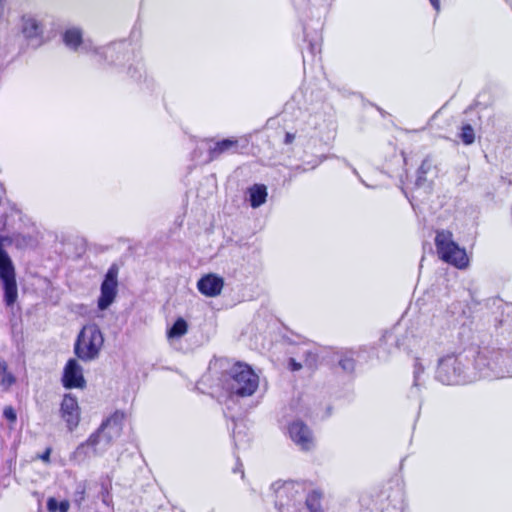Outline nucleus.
Instances as JSON below:
<instances>
[{"label": "nucleus", "mask_w": 512, "mask_h": 512, "mask_svg": "<svg viewBox=\"0 0 512 512\" xmlns=\"http://www.w3.org/2000/svg\"><path fill=\"white\" fill-rule=\"evenodd\" d=\"M21 211L7 199H0V231L14 227L16 220H21ZM4 239L0 235V285L4 292V302L11 307L18 298L15 268L11 258L3 249Z\"/></svg>", "instance_id": "f257e3e1"}, {"label": "nucleus", "mask_w": 512, "mask_h": 512, "mask_svg": "<svg viewBox=\"0 0 512 512\" xmlns=\"http://www.w3.org/2000/svg\"><path fill=\"white\" fill-rule=\"evenodd\" d=\"M65 45L79 53L91 54L93 59L99 64H124V60H129L130 55L127 51V43H113L104 47L95 46L90 39H83L82 30L79 27H70L63 33Z\"/></svg>", "instance_id": "f03ea898"}, {"label": "nucleus", "mask_w": 512, "mask_h": 512, "mask_svg": "<svg viewBox=\"0 0 512 512\" xmlns=\"http://www.w3.org/2000/svg\"><path fill=\"white\" fill-rule=\"evenodd\" d=\"M471 357V369L475 371V380L480 378L512 377L510 357L498 350L483 349L478 352H466Z\"/></svg>", "instance_id": "7ed1b4c3"}, {"label": "nucleus", "mask_w": 512, "mask_h": 512, "mask_svg": "<svg viewBox=\"0 0 512 512\" xmlns=\"http://www.w3.org/2000/svg\"><path fill=\"white\" fill-rule=\"evenodd\" d=\"M471 369V357L466 353L448 354L438 361L436 378L447 385L465 384L475 381Z\"/></svg>", "instance_id": "20e7f679"}, {"label": "nucleus", "mask_w": 512, "mask_h": 512, "mask_svg": "<svg viewBox=\"0 0 512 512\" xmlns=\"http://www.w3.org/2000/svg\"><path fill=\"white\" fill-rule=\"evenodd\" d=\"M220 382L230 396L249 397L258 389L259 376L247 364L235 363L222 375Z\"/></svg>", "instance_id": "39448f33"}, {"label": "nucleus", "mask_w": 512, "mask_h": 512, "mask_svg": "<svg viewBox=\"0 0 512 512\" xmlns=\"http://www.w3.org/2000/svg\"><path fill=\"white\" fill-rule=\"evenodd\" d=\"M275 505L280 512H299L307 492V484L300 481H277L272 484Z\"/></svg>", "instance_id": "423d86ee"}, {"label": "nucleus", "mask_w": 512, "mask_h": 512, "mask_svg": "<svg viewBox=\"0 0 512 512\" xmlns=\"http://www.w3.org/2000/svg\"><path fill=\"white\" fill-rule=\"evenodd\" d=\"M435 245L439 257L457 267L458 269H465L469 265V258L466 250L459 247L453 240V234L447 230L437 231L435 237Z\"/></svg>", "instance_id": "0eeeda50"}, {"label": "nucleus", "mask_w": 512, "mask_h": 512, "mask_svg": "<svg viewBox=\"0 0 512 512\" xmlns=\"http://www.w3.org/2000/svg\"><path fill=\"white\" fill-rule=\"evenodd\" d=\"M104 337L96 324L85 325L75 343V353L83 361H91L99 356Z\"/></svg>", "instance_id": "6e6552de"}, {"label": "nucleus", "mask_w": 512, "mask_h": 512, "mask_svg": "<svg viewBox=\"0 0 512 512\" xmlns=\"http://www.w3.org/2000/svg\"><path fill=\"white\" fill-rule=\"evenodd\" d=\"M318 126L319 117L317 115L303 114L295 128L285 132L284 145L290 146L292 150L298 147L305 148L316 135Z\"/></svg>", "instance_id": "1a4fd4ad"}, {"label": "nucleus", "mask_w": 512, "mask_h": 512, "mask_svg": "<svg viewBox=\"0 0 512 512\" xmlns=\"http://www.w3.org/2000/svg\"><path fill=\"white\" fill-rule=\"evenodd\" d=\"M111 444L112 441L98 428L85 442L78 445L72 457L77 461H83L91 456H99L107 451Z\"/></svg>", "instance_id": "9d476101"}, {"label": "nucleus", "mask_w": 512, "mask_h": 512, "mask_svg": "<svg viewBox=\"0 0 512 512\" xmlns=\"http://www.w3.org/2000/svg\"><path fill=\"white\" fill-rule=\"evenodd\" d=\"M100 290L97 306L104 311L115 301L118 292V268L115 265L108 269Z\"/></svg>", "instance_id": "9b49d317"}, {"label": "nucleus", "mask_w": 512, "mask_h": 512, "mask_svg": "<svg viewBox=\"0 0 512 512\" xmlns=\"http://www.w3.org/2000/svg\"><path fill=\"white\" fill-rule=\"evenodd\" d=\"M287 434L291 441L302 451H310L315 447L313 432L300 420L293 421L289 424Z\"/></svg>", "instance_id": "f8f14e48"}, {"label": "nucleus", "mask_w": 512, "mask_h": 512, "mask_svg": "<svg viewBox=\"0 0 512 512\" xmlns=\"http://www.w3.org/2000/svg\"><path fill=\"white\" fill-rule=\"evenodd\" d=\"M60 412L68 430L73 431L80 421V409L77 398L72 394H66L61 402Z\"/></svg>", "instance_id": "ddd939ff"}, {"label": "nucleus", "mask_w": 512, "mask_h": 512, "mask_svg": "<svg viewBox=\"0 0 512 512\" xmlns=\"http://www.w3.org/2000/svg\"><path fill=\"white\" fill-rule=\"evenodd\" d=\"M63 385L66 388H83L85 385V379L83 377V369L81 365L75 360L70 359L63 373Z\"/></svg>", "instance_id": "4468645a"}, {"label": "nucleus", "mask_w": 512, "mask_h": 512, "mask_svg": "<svg viewBox=\"0 0 512 512\" xmlns=\"http://www.w3.org/2000/svg\"><path fill=\"white\" fill-rule=\"evenodd\" d=\"M211 144L208 147V155L211 161L218 159L220 156L229 153L238 152V140L237 138L231 137L219 141H210Z\"/></svg>", "instance_id": "2eb2a0df"}, {"label": "nucleus", "mask_w": 512, "mask_h": 512, "mask_svg": "<svg viewBox=\"0 0 512 512\" xmlns=\"http://www.w3.org/2000/svg\"><path fill=\"white\" fill-rule=\"evenodd\" d=\"M224 281L215 274L203 276L197 283L198 290L207 297L218 296L223 289Z\"/></svg>", "instance_id": "dca6fc26"}, {"label": "nucleus", "mask_w": 512, "mask_h": 512, "mask_svg": "<svg viewBox=\"0 0 512 512\" xmlns=\"http://www.w3.org/2000/svg\"><path fill=\"white\" fill-rule=\"evenodd\" d=\"M124 414L115 412L105 421L102 422L101 432L106 435L112 442L121 435Z\"/></svg>", "instance_id": "f3484780"}, {"label": "nucleus", "mask_w": 512, "mask_h": 512, "mask_svg": "<svg viewBox=\"0 0 512 512\" xmlns=\"http://www.w3.org/2000/svg\"><path fill=\"white\" fill-rule=\"evenodd\" d=\"M21 31L27 39H37L43 34V24L31 14H25L21 18Z\"/></svg>", "instance_id": "a211bd4d"}, {"label": "nucleus", "mask_w": 512, "mask_h": 512, "mask_svg": "<svg viewBox=\"0 0 512 512\" xmlns=\"http://www.w3.org/2000/svg\"><path fill=\"white\" fill-rule=\"evenodd\" d=\"M268 192L264 184H254L246 191L247 200L252 208H259L267 200Z\"/></svg>", "instance_id": "6ab92c4d"}, {"label": "nucleus", "mask_w": 512, "mask_h": 512, "mask_svg": "<svg viewBox=\"0 0 512 512\" xmlns=\"http://www.w3.org/2000/svg\"><path fill=\"white\" fill-rule=\"evenodd\" d=\"M322 492L316 489L306 492L305 506L310 512H323L321 508Z\"/></svg>", "instance_id": "aec40b11"}, {"label": "nucleus", "mask_w": 512, "mask_h": 512, "mask_svg": "<svg viewBox=\"0 0 512 512\" xmlns=\"http://www.w3.org/2000/svg\"><path fill=\"white\" fill-rule=\"evenodd\" d=\"M4 244H14L18 248H27L34 244V239L29 234L13 233L11 236H2Z\"/></svg>", "instance_id": "412c9836"}, {"label": "nucleus", "mask_w": 512, "mask_h": 512, "mask_svg": "<svg viewBox=\"0 0 512 512\" xmlns=\"http://www.w3.org/2000/svg\"><path fill=\"white\" fill-rule=\"evenodd\" d=\"M188 325L187 322L179 318L175 321L172 327L167 332L168 339H175L184 336L187 333Z\"/></svg>", "instance_id": "4be33fe9"}, {"label": "nucleus", "mask_w": 512, "mask_h": 512, "mask_svg": "<svg viewBox=\"0 0 512 512\" xmlns=\"http://www.w3.org/2000/svg\"><path fill=\"white\" fill-rule=\"evenodd\" d=\"M70 504L67 500L58 502L55 498L51 497L47 501V509L49 512H68Z\"/></svg>", "instance_id": "5701e85b"}, {"label": "nucleus", "mask_w": 512, "mask_h": 512, "mask_svg": "<svg viewBox=\"0 0 512 512\" xmlns=\"http://www.w3.org/2000/svg\"><path fill=\"white\" fill-rule=\"evenodd\" d=\"M300 352L303 357V364L313 368L317 363V354L311 348H301Z\"/></svg>", "instance_id": "b1692460"}, {"label": "nucleus", "mask_w": 512, "mask_h": 512, "mask_svg": "<svg viewBox=\"0 0 512 512\" xmlns=\"http://www.w3.org/2000/svg\"><path fill=\"white\" fill-rule=\"evenodd\" d=\"M433 325L447 332L454 326V323L453 321L447 320L445 315H437L433 318Z\"/></svg>", "instance_id": "393cba45"}, {"label": "nucleus", "mask_w": 512, "mask_h": 512, "mask_svg": "<svg viewBox=\"0 0 512 512\" xmlns=\"http://www.w3.org/2000/svg\"><path fill=\"white\" fill-rule=\"evenodd\" d=\"M460 138L464 144L470 145L474 142L475 134L471 125H465L462 127V131L460 133Z\"/></svg>", "instance_id": "a878e982"}, {"label": "nucleus", "mask_w": 512, "mask_h": 512, "mask_svg": "<svg viewBox=\"0 0 512 512\" xmlns=\"http://www.w3.org/2000/svg\"><path fill=\"white\" fill-rule=\"evenodd\" d=\"M426 365L423 363L422 359L417 357L414 362V384L418 386L420 384L421 375L425 370Z\"/></svg>", "instance_id": "bb28decb"}, {"label": "nucleus", "mask_w": 512, "mask_h": 512, "mask_svg": "<svg viewBox=\"0 0 512 512\" xmlns=\"http://www.w3.org/2000/svg\"><path fill=\"white\" fill-rule=\"evenodd\" d=\"M431 167H432V163L429 159L423 160V162L418 170L419 175H418V178L416 181L417 186H420L422 184V182L424 181V175L429 172Z\"/></svg>", "instance_id": "cd10ccee"}, {"label": "nucleus", "mask_w": 512, "mask_h": 512, "mask_svg": "<svg viewBox=\"0 0 512 512\" xmlns=\"http://www.w3.org/2000/svg\"><path fill=\"white\" fill-rule=\"evenodd\" d=\"M15 382V377L8 371L0 375V385L9 388Z\"/></svg>", "instance_id": "c85d7f7f"}, {"label": "nucleus", "mask_w": 512, "mask_h": 512, "mask_svg": "<svg viewBox=\"0 0 512 512\" xmlns=\"http://www.w3.org/2000/svg\"><path fill=\"white\" fill-rule=\"evenodd\" d=\"M339 365L344 371L351 372L354 369V359L352 357H344L340 359Z\"/></svg>", "instance_id": "c756f323"}, {"label": "nucleus", "mask_w": 512, "mask_h": 512, "mask_svg": "<svg viewBox=\"0 0 512 512\" xmlns=\"http://www.w3.org/2000/svg\"><path fill=\"white\" fill-rule=\"evenodd\" d=\"M3 416L11 423H15L17 420L16 411L11 406H6L3 410Z\"/></svg>", "instance_id": "7c9ffc66"}, {"label": "nucleus", "mask_w": 512, "mask_h": 512, "mask_svg": "<svg viewBox=\"0 0 512 512\" xmlns=\"http://www.w3.org/2000/svg\"><path fill=\"white\" fill-rule=\"evenodd\" d=\"M303 364L301 362L296 361L294 358H290L289 367L292 371H298L302 368Z\"/></svg>", "instance_id": "2f4dec72"}, {"label": "nucleus", "mask_w": 512, "mask_h": 512, "mask_svg": "<svg viewBox=\"0 0 512 512\" xmlns=\"http://www.w3.org/2000/svg\"><path fill=\"white\" fill-rule=\"evenodd\" d=\"M233 438L236 445H240L242 443L241 431H237L236 428L233 430Z\"/></svg>", "instance_id": "473e14b6"}, {"label": "nucleus", "mask_w": 512, "mask_h": 512, "mask_svg": "<svg viewBox=\"0 0 512 512\" xmlns=\"http://www.w3.org/2000/svg\"><path fill=\"white\" fill-rule=\"evenodd\" d=\"M8 372V365L4 360H0V375Z\"/></svg>", "instance_id": "72a5a7b5"}, {"label": "nucleus", "mask_w": 512, "mask_h": 512, "mask_svg": "<svg viewBox=\"0 0 512 512\" xmlns=\"http://www.w3.org/2000/svg\"><path fill=\"white\" fill-rule=\"evenodd\" d=\"M429 2L437 12L440 11V0H429Z\"/></svg>", "instance_id": "f704fd0d"}, {"label": "nucleus", "mask_w": 512, "mask_h": 512, "mask_svg": "<svg viewBox=\"0 0 512 512\" xmlns=\"http://www.w3.org/2000/svg\"><path fill=\"white\" fill-rule=\"evenodd\" d=\"M50 449L46 450L45 453L41 456V459L45 462L49 461Z\"/></svg>", "instance_id": "c9c22d12"}, {"label": "nucleus", "mask_w": 512, "mask_h": 512, "mask_svg": "<svg viewBox=\"0 0 512 512\" xmlns=\"http://www.w3.org/2000/svg\"><path fill=\"white\" fill-rule=\"evenodd\" d=\"M78 494V497H79V501L81 502L82 500H84V494H85V491H84V488H82L79 492H77Z\"/></svg>", "instance_id": "e433bc0d"}, {"label": "nucleus", "mask_w": 512, "mask_h": 512, "mask_svg": "<svg viewBox=\"0 0 512 512\" xmlns=\"http://www.w3.org/2000/svg\"><path fill=\"white\" fill-rule=\"evenodd\" d=\"M4 1H5V0H0V7L2 6V4H3V2H4Z\"/></svg>", "instance_id": "4c0bfd02"}]
</instances>
